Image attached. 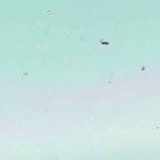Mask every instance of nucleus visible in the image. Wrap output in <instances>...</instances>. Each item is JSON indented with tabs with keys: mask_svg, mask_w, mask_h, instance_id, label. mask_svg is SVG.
Masks as SVG:
<instances>
[{
	"mask_svg": "<svg viewBox=\"0 0 160 160\" xmlns=\"http://www.w3.org/2000/svg\"><path fill=\"white\" fill-rule=\"evenodd\" d=\"M105 42L102 43H105Z\"/></svg>",
	"mask_w": 160,
	"mask_h": 160,
	"instance_id": "f257e3e1",
	"label": "nucleus"
}]
</instances>
